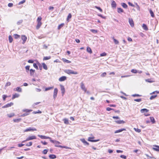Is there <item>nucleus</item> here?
Masks as SVG:
<instances>
[{
  "instance_id": "nucleus-1",
  "label": "nucleus",
  "mask_w": 159,
  "mask_h": 159,
  "mask_svg": "<svg viewBox=\"0 0 159 159\" xmlns=\"http://www.w3.org/2000/svg\"><path fill=\"white\" fill-rule=\"evenodd\" d=\"M64 72L65 73L69 75L71 74L77 75L78 73L77 71H75L70 69L66 70H64Z\"/></svg>"
},
{
  "instance_id": "nucleus-2",
  "label": "nucleus",
  "mask_w": 159,
  "mask_h": 159,
  "mask_svg": "<svg viewBox=\"0 0 159 159\" xmlns=\"http://www.w3.org/2000/svg\"><path fill=\"white\" fill-rule=\"evenodd\" d=\"M50 141L53 143L55 144V146L56 147L61 148L62 147V146L59 145V144H61V143L59 141H57L55 140H52L51 139L50 140Z\"/></svg>"
},
{
  "instance_id": "nucleus-3",
  "label": "nucleus",
  "mask_w": 159,
  "mask_h": 159,
  "mask_svg": "<svg viewBox=\"0 0 159 159\" xmlns=\"http://www.w3.org/2000/svg\"><path fill=\"white\" fill-rule=\"evenodd\" d=\"M32 110H28V109H25L22 110L23 112H26L20 116V117H24L29 115V112L32 111Z\"/></svg>"
},
{
  "instance_id": "nucleus-4",
  "label": "nucleus",
  "mask_w": 159,
  "mask_h": 159,
  "mask_svg": "<svg viewBox=\"0 0 159 159\" xmlns=\"http://www.w3.org/2000/svg\"><path fill=\"white\" fill-rule=\"evenodd\" d=\"M58 93V89L56 88L54 89L53 97L54 99H55L57 97V95Z\"/></svg>"
},
{
  "instance_id": "nucleus-5",
  "label": "nucleus",
  "mask_w": 159,
  "mask_h": 159,
  "mask_svg": "<svg viewBox=\"0 0 159 159\" xmlns=\"http://www.w3.org/2000/svg\"><path fill=\"white\" fill-rule=\"evenodd\" d=\"M36 129L35 128H32L31 127L28 128L24 130V132H28L29 131H36Z\"/></svg>"
},
{
  "instance_id": "nucleus-6",
  "label": "nucleus",
  "mask_w": 159,
  "mask_h": 159,
  "mask_svg": "<svg viewBox=\"0 0 159 159\" xmlns=\"http://www.w3.org/2000/svg\"><path fill=\"white\" fill-rule=\"evenodd\" d=\"M13 104H14V103L13 102H11L10 103H8L5 105H4L3 106H2V108H5L8 107H11V106L13 105Z\"/></svg>"
},
{
  "instance_id": "nucleus-7",
  "label": "nucleus",
  "mask_w": 159,
  "mask_h": 159,
  "mask_svg": "<svg viewBox=\"0 0 159 159\" xmlns=\"http://www.w3.org/2000/svg\"><path fill=\"white\" fill-rule=\"evenodd\" d=\"M39 137L40 138L42 139H50L51 140V138L49 137H47L45 136H43V135H38Z\"/></svg>"
},
{
  "instance_id": "nucleus-8",
  "label": "nucleus",
  "mask_w": 159,
  "mask_h": 159,
  "mask_svg": "<svg viewBox=\"0 0 159 159\" xmlns=\"http://www.w3.org/2000/svg\"><path fill=\"white\" fill-rule=\"evenodd\" d=\"M36 139V137L34 135H33L31 136H29L27 138V139H26V141H29L30 140L35 139Z\"/></svg>"
},
{
  "instance_id": "nucleus-9",
  "label": "nucleus",
  "mask_w": 159,
  "mask_h": 159,
  "mask_svg": "<svg viewBox=\"0 0 159 159\" xmlns=\"http://www.w3.org/2000/svg\"><path fill=\"white\" fill-rule=\"evenodd\" d=\"M60 86L61 87V92L62 94V95L63 96L65 92V89L64 87V86L62 85H60Z\"/></svg>"
},
{
  "instance_id": "nucleus-10",
  "label": "nucleus",
  "mask_w": 159,
  "mask_h": 159,
  "mask_svg": "<svg viewBox=\"0 0 159 159\" xmlns=\"http://www.w3.org/2000/svg\"><path fill=\"white\" fill-rule=\"evenodd\" d=\"M80 141L84 143L85 145H89V143L87 142L84 139H80Z\"/></svg>"
},
{
  "instance_id": "nucleus-11",
  "label": "nucleus",
  "mask_w": 159,
  "mask_h": 159,
  "mask_svg": "<svg viewBox=\"0 0 159 159\" xmlns=\"http://www.w3.org/2000/svg\"><path fill=\"white\" fill-rule=\"evenodd\" d=\"M129 22L131 27H133L134 25L132 19L129 18Z\"/></svg>"
},
{
  "instance_id": "nucleus-12",
  "label": "nucleus",
  "mask_w": 159,
  "mask_h": 159,
  "mask_svg": "<svg viewBox=\"0 0 159 159\" xmlns=\"http://www.w3.org/2000/svg\"><path fill=\"white\" fill-rule=\"evenodd\" d=\"M80 86H81V89L83 90L85 92H86V89L85 88V86L84 85V84L83 82H82L81 83Z\"/></svg>"
},
{
  "instance_id": "nucleus-13",
  "label": "nucleus",
  "mask_w": 159,
  "mask_h": 159,
  "mask_svg": "<svg viewBox=\"0 0 159 159\" xmlns=\"http://www.w3.org/2000/svg\"><path fill=\"white\" fill-rule=\"evenodd\" d=\"M111 6L112 8H115L116 7V4L115 2L113 0L111 1Z\"/></svg>"
},
{
  "instance_id": "nucleus-14",
  "label": "nucleus",
  "mask_w": 159,
  "mask_h": 159,
  "mask_svg": "<svg viewBox=\"0 0 159 159\" xmlns=\"http://www.w3.org/2000/svg\"><path fill=\"white\" fill-rule=\"evenodd\" d=\"M21 39L23 41L22 43L24 44L26 41L27 39V38L25 35H23L22 36Z\"/></svg>"
},
{
  "instance_id": "nucleus-15",
  "label": "nucleus",
  "mask_w": 159,
  "mask_h": 159,
  "mask_svg": "<svg viewBox=\"0 0 159 159\" xmlns=\"http://www.w3.org/2000/svg\"><path fill=\"white\" fill-rule=\"evenodd\" d=\"M94 137H89L88 139V141L91 142H96L99 141V139L98 140H93L91 139H93Z\"/></svg>"
},
{
  "instance_id": "nucleus-16",
  "label": "nucleus",
  "mask_w": 159,
  "mask_h": 159,
  "mask_svg": "<svg viewBox=\"0 0 159 159\" xmlns=\"http://www.w3.org/2000/svg\"><path fill=\"white\" fill-rule=\"evenodd\" d=\"M66 77L65 76H62L59 79V80L60 81H63L66 80Z\"/></svg>"
},
{
  "instance_id": "nucleus-17",
  "label": "nucleus",
  "mask_w": 159,
  "mask_h": 159,
  "mask_svg": "<svg viewBox=\"0 0 159 159\" xmlns=\"http://www.w3.org/2000/svg\"><path fill=\"white\" fill-rule=\"evenodd\" d=\"M115 122L118 124H124L125 123V122L123 120H115Z\"/></svg>"
},
{
  "instance_id": "nucleus-18",
  "label": "nucleus",
  "mask_w": 159,
  "mask_h": 159,
  "mask_svg": "<svg viewBox=\"0 0 159 159\" xmlns=\"http://www.w3.org/2000/svg\"><path fill=\"white\" fill-rule=\"evenodd\" d=\"M30 75L31 76H33L35 73V70H34L32 69H30Z\"/></svg>"
},
{
  "instance_id": "nucleus-19",
  "label": "nucleus",
  "mask_w": 159,
  "mask_h": 159,
  "mask_svg": "<svg viewBox=\"0 0 159 159\" xmlns=\"http://www.w3.org/2000/svg\"><path fill=\"white\" fill-rule=\"evenodd\" d=\"M42 24L41 22H37V24L36 26V29L38 30L40 28Z\"/></svg>"
},
{
  "instance_id": "nucleus-20",
  "label": "nucleus",
  "mask_w": 159,
  "mask_h": 159,
  "mask_svg": "<svg viewBox=\"0 0 159 159\" xmlns=\"http://www.w3.org/2000/svg\"><path fill=\"white\" fill-rule=\"evenodd\" d=\"M125 130H126V129H125V128H123V129H118V130H116L115 132V133H119V132H122V131H123Z\"/></svg>"
},
{
  "instance_id": "nucleus-21",
  "label": "nucleus",
  "mask_w": 159,
  "mask_h": 159,
  "mask_svg": "<svg viewBox=\"0 0 159 159\" xmlns=\"http://www.w3.org/2000/svg\"><path fill=\"white\" fill-rule=\"evenodd\" d=\"M20 96V95L18 93H16L13 95L12 99H13L16 98H18Z\"/></svg>"
},
{
  "instance_id": "nucleus-22",
  "label": "nucleus",
  "mask_w": 159,
  "mask_h": 159,
  "mask_svg": "<svg viewBox=\"0 0 159 159\" xmlns=\"http://www.w3.org/2000/svg\"><path fill=\"white\" fill-rule=\"evenodd\" d=\"M154 146H155V147L153 148V149L156 151L159 152V146L157 145H155Z\"/></svg>"
},
{
  "instance_id": "nucleus-23",
  "label": "nucleus",
  "mask_w": 159,
  "mask_h": 159,
  "mask_svg": "<svg viewBox=\"0 0 159 159\" xmlns=\"http://www.w3.org/2000/svg\"><path fill=\"white\" fill-rule=\"evenodd\" d=\"M49 158L51 159H54L56 158V156L54 154H51L49 156Z\"/></svg>"
},
{
  "instance_id": "nucleus-24",
  "label": "nucleus",
  "mask_w": 159,
  "mask_h": 159,
  "mask_svg": "<svg viewBox=\"0 0 159 159\" xmlns=\"http://www.w3.org/2000/svg\"><path fill=\"white\" fill-rule=\"evenodd\" d=\"M117 12L119 13H120L124 12V11L121 8L118 7L117 8Z\"/></svg>"
},
{
  "instance_id": "nucleus-25",
  "label": "nucleus",
  "mask_w": 159,
  "mask_h": 159,
  "mask_svg": "<svg viewBox=\"0 0 159 159\" xmlns=\"http://www.w3.org/2000/svg\"><path fill=\"white\" fill-rule=\"evenodd\" d=\"M63 120L64 121V123L66 125L69 124V121L68 119L64 118L63 119Z\"/></svg>"
},
{
  "instance_id": "nucleus-26",
  "label": "nucleus",
  "mask_w": 159,
  "mask_h": 159,
  "mask_svg": "<svg viewBox=\"0 0 159 159\" xmlns=\"http://www.w3.org/2000/svg\"><path fill=\"white\" fill-rule=\"evenodd\" d=\"M87 51L90 54L92 53V52L91 48L89 47H87Z\"/></svg>"
},
{
  "instance_id": "nucleus-27",
  "label": "nucleus",
  "mask_w": 159,
  "mask_h": 159,
  "mask_svg": "<svg viewBox=\"0 0 159 159\" xmlns=\"http://www.w3.org/2000/svg\"><path fill=\"white\" fill-rule=\"evenodd\" d=\"M15 91L18 92H22V89L20 87H17L16 88Z\"/></svg>"
},
{
  "instance_id": "nucleus-28",
  "label": "nucleus",
  "mask_w": 159,
  "mask_h": 159,
  "mask_svg": "<svg viewBox=\"0 0 159 159\" xmlns=\"http://www.w3.org/2000/svg\"><path fill=\"white\" fill-rule=\"evenodd\" d=\"M21 120V118L16 119L13 120V121L15 122L18 123Z\"/></svg>"
},
{
  "instance_id": "nucleus-29",
  "label": "nucleus",
  "mask_w": 159,
  "mask_h": 159,
  "mask_svg": "<svg viewBox=\"0 0 159 159\" xmlns=\"http://www.w3.org/2000/svg\"><path fill=\"white\" fill-rule=\"evenodd\" d=\"M142 27L143 29L146 30H148V28L147 25L144 24H143Z\"/></svg>"
},
{
  "instance_id": "nucleus-30",
  "label": "nucleus",
  "mask_w": 159,
  "mask_h": 159,
  "mask_svg": "<svg viewBox=\"0 0 159 159\" xmlns=\"http://www.w3.org/2000/svg\"><path fill=\"white\" fill-rule=\"evenodd\" d=\"M150 119L151 120V122H152V124H154V123H155V119L153 117L151 116V117H150Z\"/></svg>"
},
{
  "instance_id": "nucleus-31",
  "label": "nucleus",
  "mask_w": 159,
  "mask_h": 159,
  "mask_svg": "<svg viewBox=\"0 0 159 159\" xmlns=\"http://www.w3.org/2000/svg\"><path fill=\"white\" fill-rule=\"evenodd\" d=\"M42 65L43 66V69H44L45 70H47L48 69V67H47V66L45 63H42Z\"/></svg>"
},
{
  "instance_id": "nucleus-32",
  "label": "nucleus",
  "mask_w": 159,
  "mask_h": 159,
  "mask_svg": "<svg viewBox=\"0 0 159 159\" xmlns=\"http://www.w3.org/2000/svg\"><path fill=\"white\" fill-rule=\"evenodd\" d=\"M149 12L151 14V16L152 17H154V15L153 12L151 9L149 10Z\"/></svg>"
},
{
  "instance_id": "nucleus-33",
  "label": "nucleus",
  "mask_w": 159,
  "mask_h": 159,
  "mask_svg": "<svg viewBox=\"0 0 159 159\" xmlns=\"http://www.w3.org/2000/svg\"><path fill=\"white\" fill-rule=\"evenodd\" d=\"M121 5L125 8H126L128 7L127 5L125 3H122Z\"/></svg>"
},
{
  "instance_id": "nucleus-34",
  "label": "nucleus",
  "mask_w": 159,
  "mask_h": 159,
  "mask_svg": "<svg viewBox=\"0 0 159 159\" xmlns=\"http://www.w3.org/2000/svg\"><path fill=\"white\" fill-rule=\"evenodd\" d=\"M30 66H27L25 67V68L26 69V72L28 73L29 71L30 70Z\"/></svg>"
},
{
  "instance_id": "nucleus-35",
  "label": "nucleus",
  "mask_w": 159,
  "mask_h": 159,
  "mask_svg": "<svg viewBox=\"0 0 159 159\" xmlns=\"http://www.w3.org/2000/svg\"><path fill=\"white\" fill-rule=\"evenodd\" d=\"M145 80V81L147 82L152 83L154 82V81H153L151 79H146Z\"/></svg>"
},
{
  "instance_id": "nucleus-36",
  "label": "nucleus",
  "mask_w": 159,
  "mask_h": 159,
  "mask_svg": "<svg viewBox=\"0 0 159 159\" xmlns=\"http://www.w3.org/2000/svg\"><path fill=\"white\" fill-rule=\"evenodd\" d=\"M112 39L113 40V41H114V42L116 44H119V42L116 39H115L114 37L112 38Z\"/></svg>"
},
{
  "instance_id": "nucleus-37",
  "label": "nucleus",
  "mask_w": 159,
  "mask_h": 159,
  "mask_svg": "<svg viewBox=\"0 0 159 159\" xmlns=\"http://www.w3.org/2000/svg\"><path fill=\"white\" fill-rule=\"evenodd\" d=\"M51 58V57L50 56H49L48 57H44L43 58V60H49Z\"/></svg>"
},
{
  "instance_id": "nucleus-38",
  "label": "nucleus",
  "mask_w": 159,
  "mask_h": 159,
  "mask_svg": "<svg viewBox=\"0 0 159 159\" xmlns=\"http://www.w3.org/2000/svg\"><path fill=\"white\" fill-rule=\"evenodd\" d=\"M71 16H71V13H69L67 16V18L66 19V20L68 22L69 21V19L71 18Z\"/></svg>"
},
{
  "instance_id": "nucleus-39",
  "label": "nucleus",
  "mask_w": 159,
  "mask_h": 159,
  "mask_svg": "<svg viewBox=\"0 0 159 159\" xmlns=\"http://www.w3.org/2000/svg\"><path fill=\"white\" fill-rule=\"evenodd\" d=\"M148 111V110L146 109H143L141 110V112L142 113L147 112Z\"/></svg>"
},
{
  "instance_id": "nucleus-40",
  "label": "nucleus",
  "mask_w": 159,
  "mask_h": 159,
  "mask_svg": "<svg viewBox=\"0 0 159 159\" xmlns=\"http://www.w3.org/2000/svg\"><path fill=\"white\" fill-rule=\"evenodd\" d=\"M62 60L63 61L67 63H70L71 62L70 61L66 59L65 58H62Z\"/></svg>"
},
{
  "instance_id": "nucleus-41",
  "label": "nucleus",
  "mask_w": 159,
  "mask_h": 159,
  "mask_svg": "<svg viewBox=\"0 0 159 159\" xmlns=\"http://www.w3.org/2000/svg\"><path fill=\"white\" fill-rule=\"evenodd\" d=\"M9 40L10 43H11L12 42L13 39L11 36V35H10L9 36Z\"/></svg>"
},
{
  "instance_id": "nucleus-42",
  "label": "nucleus",
  "mask_w": 159,
  "mask_h": 159,
  "mask_svg": "<svg viewBox=\"0 0 159 159\" xmlns=\"http://www.w3.org/2000/svg\"><path fill=\"white\" fill-rule=\"evenodd\" d=\"M157 95L151 96L150 98V100H152L154 99L155 98H156L157 97Z\"/></svg>"
},
{
  "instance_id": "nucleus-43",
  "label": "nucleus",
  "mask_w": 159,
  "mask_h": 159,
  "mask_svg": "<svg viewBox=\"0 0 159 159\" xmlns=\"http://www.w3.org/2000/svg\"><path fill=\"white\" fill-rule=\"evenodd\" d=\"M53 88V87H51L46 88L45 89V91H47L48 90H51V89H52Z\"/></svg>"
},
{
  "instance_id": "nucleus-44",
  "label": "nucleus",
  "mask_w": 159,
  "mask_h": 159,
  "mask_svg": "<svg viewBox=\"0 0 159 159\" xmlns=\"http://www.w3.org/2000/svg\"><path fill=\"white\" fill-rule=\"evenodd\" d=\"M95 7L98 9V10L100 12H102L103 11L102 10V9L100 7H98L97 6H96Z\"/></svg>"
},
{
  "instance_id": "nucleus-45",
  "label": "nucleus",
  "mask_w": 159,
  "mask_h": 159,
  "mask_svg": "<svg viewBox=\"0 0 159 159\" xmlns=\"http://www.w3.org/2000/svg\"><path fill=\"white\" fill-rule=\"evenodd\" d=\"M90 31L93 33H96L98 32L97 30L94 29H91L90 30Z\"/></svg>"
},
{
  "instance_id": "nucleus-46",
  "label": "nucleus",
  "mask_w": 159,
  "mask_h": 159,
  "mask_svg": "<svg viewBox=\"0 0 159 159\" xmlns=\"http://www.w3.org/2000/svg\"><path fill=\"white\" fill-rule=\"evenodd\" d=\"M42 113V112L39 110H38V111H34L33 113L34 114H36L37 113L41 114Z\"/></svg>"
},
{
  "instance_id": "nucleus-47",
  "label": "nucleus",
  "mask_w": 159,
  "mask_h": 159,
  "mask_svg": "<svg viewBox=\"0 0 159 159\" xmlns=\"http://www.w3.org/2000/svg\"><path fill=\"white\" fill-rule=\"evenodd\" d=\"M48 151V149H44L43 151L42 152L44 154H46L47 153Z\"/></svg>"
},
{
  "instance_id": "nucleus-48",
  "label": "nucleus",
  "mask_w": 159,
  "mask_h": 159,
  "mask_svg": "<svg viewBox=\"0 0 159 159\" xmlns=\"http://www.w3.org/2000/svg\"><path fill=\"white\" fill-rule=\"evenodd\" d=\"M33 66L37 70H38L39 68L38 67V66L36 64V63H34L33 64Z\"/></svg>"
},
{
  "instance_id": "nucleus-49",
  "label": "nucleus",
  "mask_w": 159,
  "mask_h": 159,
  "mask_svg": "<svg viewBox=\"0 0 159 159\" xmlns=\"http://www.w3.org/2000/svg\"><path fill=\"white\" fill-rule=\"evenodd\" d=\"M10 118L11 117L14 116V113H12L10 114H8L7 115Z\"/></svg>"
},
{
  "instance_id": "nucleus-50",
  "label": "nucleus",
  "mask_w": 159,
  "mask_h": 159,
  "mask_svg": "<svg viewBox=\"0 0 159 159\" xmlns=\"http://www.w3.org/2000/svg\"><path fill=\"white\" fill-rule=\"evenodd\" d=\"M134 129L136 132L138 133H140L141 132V130L140 129H139L138 128L136 129L135 128H134Z\"/></svg>"
},
{
  "instance_id": "nucleus-51",
  "label": "nucleus",
  "mask_w": 159,
  "mask_h": 159,
  "mask_svg": "<svg viewBox=\"0 0 159 159\" xmlns=\"http://www.w3.org/2000/svg\"><path fill=\"white\" fill-rule=\"evenodd\" d=\"M14 38L16 39H17L18 38L20 37V36L17 34H14Z\"/></svg>"
},
{
  "instance_id": "nucleus-52",
  "label": "nucleus",
  "mask_w": 159,
  "mask_h": 159,
  "mask_svg": "<svg viewBox=\"0 0 159 159\" xmlns=\"http://www.w3.org/2000/svg\"><path fill=\"white\" fill-rule=\"evenodd\" d=\"M42 19V18L41 17L39 16L38 17L37 19V22H41V20Z\"/></svg>"
},
{
  "instance_id": "nucleus-53",
  "label": "nucleus",
  "mask_w": 159,
  "mask_h": 159,
  "mask_svg": "<svg viewBox=\"0 0 159 159\" xmlns=\"http://www.w3.org/2000/svg\"><path fill=\"white\" fill-rule=\"evenodd\" d=\"M22 22L23 20H21L17 22V24L18 25H20V24L22 23Z\"/></svg>"
},
{
  "instance_id": "nucleus-54",
  "label": "nucleus",
  "mask_w": 159,
  "mask_h": 159,
  "mask_svg": "<svg viewBox=\"0 0 159 159\" xmlns=\"http://www.w3.org/2000/svg\"><path fill=\"white\" fill-rule=\"evenodd\" d=\"M131 72L134 73H137V71L136 70L132 69L131 70Z\"/></svg>"
},
{
  "instance_id": "nucleus-55",
  "label": "nucleus",
  "mask_w": 159,
  "mask_h": 159,
  "mask_svg": "<svg viewBox=\"0 0 159 159\" xmlns=\"http://www.w3.org/2000/svg\"><path fill=\"white\" fill-rule=\"evenodd\" d=\"M25 2V0H23L22 1L20 2L19 3V5H21V4H23Z\"/></svg>"
},
{
  "instance_id": "nucleus-56",
  "label": "nucleus",
  "mask_w": 159,
  "mask_h": 159,
  "mask_svg": "<svg viewBox=\"0 0 159 159\" xmlns=\"http://www.w3.org/2000/svg\"><path fill=\"white\" fill-rule=\"evenodd\" d=\"M7 97V96L5 95H2V98L3 99L4 101H5L6 100V98Z\"/></svg>"
},
{
  "instance_id": "nucleus-57",
  "label": "nucleus",
  "mask_w": 159,
  "mask_h": 159,
  "mask_svg": "<svg viewBox=\"0 0 159 159\" xmlns=\"http://www.w3.org/2000/svg\"><path fill=\"white\" fill-rule=\"evenodd\" d=\"M106 55H107V53L105 52H103L100 54V56L101 57L105 56H106Z\"/></svg>"
},
{
  "instance_id": "nucleus-58",
  "label": "nucleus",
  "mask_w": 159,
  "mask_h": 159,
  "mask_svg": "<svg viewBox=\"0 0 159 159\" xmlns=\"http://www.w3.org/2000/svg\"><path fill=\"white\" fill-rule=\"evenodd\" d=\"M120 157L121 158H123L124 159H126V157L124 155H121L120 156Z\"/></svg>"
},
{
  "instance_id": "nucleus-59",
  "label": "nucleus",
  "mask_w": 159,
  "mask_h": 159,
  "mask_svg": "<svg viewBox=\"0 0 159 159\" xmlns=\"http://www.w3.org/2000/svg\"><path fill=\"white\" fill-rule=\"evenodd\" d=\"M107 74L106 72H104L102 73L101 75V76L102 77H104L106 76Z\"/></svg>"
},
{
  "instance_id": "nucleus-60",
  "label": "nucleus",
  "mask_w": 159,
  "mask_h": 159,
  "mask_svg": "<svg viewBox=\"0 0 159 159\" xmlns=\"http://www.w3.org/2000/svg\"><path fill=\"white\" fill-rule=\"evenodd\" d=\"M32 142H30L26 144V146H30L32 145Z\"/></svg>"
},
{
  "instance_id": "nucleus-61",
  "label": "nucleus",
  "mask_w": 159,
  "mask_h": 159,
  "mask_svg": "<svg viewBox=\"0 0 159 159\" xmlns=\"http://www.w3.org/2000/svg\"><path fill=\"white\" fill-rule=\"evenodd\" d=\"M98 15L101 17V18H102L103 19H105L106 18V17L105 16H102V15L101 14H98Z\"/></svg>"
},
{
  "instance_id": "nucleus-62",
  "label": "nucleus",
  "mask_w": 159,
  "mask_h": 159,
  "mask_svg": "<svg viewBox=\"0 0 159 159\" xmlns=\"http://www.w3.org/2000/svg\"><path fill=\"white\" fill-rule=\"evenodd\" d=\"M64 25V24H60V25H59L58 27V29H61V27H62Z\"/></svg>"
},
{
  "instance_id": "nucleus-63",
  "label": "nucleus",
  "mask_w": 159,
  "mask_h": 159,
  "mask_svg": "<svg viewBox=\"0 0 159 159\" xmlns=\"http://www.w3.org/2000/svg\"><path fill=\"white\" fill-rule=\"evenodd\" d=\"M134 101L137 102H140L141 101V99L139 98L137 99H134Z\"/></svg>"
},
{
  "instance_id": "nucleus-64",
  "label": "nucleus",
  "mask_w": 159,
  "mask_h": 159,
  "mask_svg": "<svg viewBox=\"0 0 159 159\" xmlns=\"http://www.w3.org/2000/svg\"><path fill=\"white\" fill-rule=\"evenodd\" d=\"M11 84V83L9 82H7L5 86H10Z\"/></svg>"
}]
</instances>
